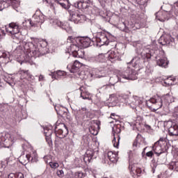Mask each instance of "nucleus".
<instances>
[{
  "mask_svg": "<svg viewBox=\"0 0 178 178\" xmlns=\"http://www.w3.org/2000/svg\"><path fill=\"white\" fill-rule=\"evenodd\" d=\"M81 66H83L81 63H80L79 60H75L73 64H69L67 66V69L70 70V73H79Z\"/></svg>",
  "mask_w": 178,
  "mask_h": 178,
  "instance_id": "2eb2a0df",
  "label": "nucleus"
},
{
  "mask_svg": "<svg viewBox=\"0 0 178 178\" xmlns=\"http://www.w3.org/2000/svg\"><path fill=\"white\" fill-rule=\"evenodd\" d=\"M45 22V16L42 15L41 13H36L33 16L31 20L30 21L31 26H36L38 23H40L42 24Z\"/></svg>",
  "mask_w": 178,
  "mask_h": 178,
  "instance_id": "6e6552de",
  "label": "nucleus"
},
{
  "mask_svg": "<svg viewBox=\"0 0 178 178\" xmlns=\"http://www.w3.org/2000/svg\"><path fill=\"white\" fill-rule=\"evenodd\" d=\"M118 133H120V129H118Z\"/></svg>",
  "mask_w": 178,
  "mask_h": 178,
  "instance_id": "69168bd1",
  "label": "nucleus"
},
{
  "mask_svg": "<svg viewBox=\"0 0 178 178\" xmlns=\"http://www.w3.org/2000/svg\"><path fill=\"white\" fill-rule=\"evenodd\" d=\"M1 58H3V59H4V62L3 63H9V60H10V53L3 51V50H1L0 51V59Z\"/></svg>",
  "mask_w": 178,
  "mask_h": 178,
  "instance_id": "5701e85b",
  "label": "nucleus"
},
{
  "mask_svg": "<svg viewBox=\"0 0 178 178\" xmlns=\"http://www.w3.org/2000/svg\"><path fill=\"white\" fill-rule=\"evenodd\" d=\"M21 73H24V74H29V70H21Z\"/></svg>",
  "mask_w": 178,
  "mask_h": 178,
  "instance_id": "5fc2aeb1",
  "label": "nucleus"
},
{
  "mask_svg": "<svg viewBox=\"0 0 178 178\" xmlns=\"http://www.w3.org/2000/svg\"><path fill=\"white\" fill-rule=\"evenodd\" d=\"M49 165L52 169H56V168H59V163L55 162H50Z\"/></svg>",
  "mask_w": 178,
  "mask_h": 178,
  "instance_id": "58836bf2",
  "label": "nucleus"
},
{
  "mask_svg": "<svg viewBox=\"0 0 178 178\" xmlns=\"http://www.w3.org/2000/svg\"><path fill=\"white\" fill-rule=\"evenodd\" d=\"M56 24L58 26L60 27V29H63V30H66L67 29V26H69V24H67V22H63L61 21H57L56 22Z\"/></svg>",
  "mask_w": 178,
  "mask_h": 178,
  "instance_id": "c756f323",
  "label": "nucleus"
},
{
  "mask_svg": "<svg viewBox=\"0 0 178 178\" xmlns=\"http://www.w3.org/2000/svg\"><path fill=\"white\" fill-rule=\"evenodd\" d=\"M107 54L108 60H110L111 63H114L116 60H119V53H118V51L111 50L108 51Z\"/></svg>",
  "mask_w": 178,
  "mask_h": 178,
  "instance_id": "aec40b11",
  "label": "nucleus"
},
{
  "mask_svg": "<svg viewBox=\"0 0 178 178\" xmlns=\"http://www.w3.org/2000/svg\"><path fill=\"white\" fill-rule=\"evenodd\" d=\"M113 144L115 148H118L119 147V141H120V136L119 135H117V140H116V135H115V133H113Z\"/></svg>",
  "mask_w": 178,
  "mask_h": 178,
  "instance_id": "2f4dec72",
  "label": "nucleus"
},
{
  "mask_svg": "<svg viewBox=\"0 0 178 178\" xmlns=\"http://www.w3.org/2000/svg\"><path fill=\"white\" fill-rule=\"evenodd\" d=\"M129 98L130 97H129L127 95H120L119 96L120 101L123 104H126V105H127Z\"/></svg>",
  "mask_w": 178,
  "mask_h": 178,
  "instance_id": "cd10ccee",
  "label": "nucleus"
},
{
  "mask_svg": "<svg viewBox=\"0 0 178 178\" xmlns=\"http://www.w3.org/2000/svg\"><path fill=\"white\" fill-rule=\"evenodd\" d=\"M159 44L173 47L175 45V38H172L170 35H165L159 38Z\"/></svg>",
  "mask_w": 178,
  "mask_h": 178,
  "instance_id": "1a4fd4ad",
  "label": "nucleus"
},
{
  "mask_svg": "<svg viewBox=\"0 0 178 178\" xmlns=\"http://www.w3.org/2000/svg\"><path fill=\"white\" fill-rule=\"evenodd\" d=\"M62 109H63V107H60V108H59L58 106H55V110L58 115H62Z\"/></svg>",
  "mask_w": 178,
  "mask_h": 178,
  "instance_id": "37998d69",
  "label": "nucleus"
},
{
  "mask_svg": "<svg viewBox=\"0 0 178 178\" xmlns=\"http://www.w3.org/2000/svg\"><path fill=\"white\" fill-rule=\"evenodd\" d=\"M88 112V110H87V108L83 107L81 109L75 110L74 111V115L75 116L76 120L79 122L80 120H83L84 119V116L87 115V113Z\"/></svg>",
  "mask_w": 178,
  "mask_h": 178,
  "instance_id": "4468645a",
  "label": "nucleus"
},
{
  "mask_svg": "<svg viewBox=\"0 0 178 178\" xmlns=\"http://www.w3.org/2000/svg\"><path fill=\"white\" fill-rule=\"evenodd\" d=\"M56 3L60 6L61 8L64 9H70V6H69V1L65 0L56 1Z\"/></svg>",
  "mask_w": 178,
  "mask_h": 178,
  "instance_id": "a878e982",
  "label": "nucleus"
},
{
  "mask_svg": "<svg viewBox=\"0 0 178 178\" xmlns=\"http://www.w3.org/2000/svg\"><path fill=\"white\" fill-rule=\"evenodd\" d=\"M172 96L170 94L167 93L166 95H163L162 97L160 96H154V97L149 99V101L146 103L147 106L149 104H152L151 108L153 111H158V109H161L163 105H166V104H169Z\"/></svg>",
  "mask_w": 178,
  "mask_h": 178,
  "instance_id": "f257e3e1",
  "label": "nucleus"
},
{
  "mask_svg": "<svg viewBox=\"0 0 178 178\" xmlns=\"http://www.w3.org/2000/svg\"><path fill=\"white\" fill-rule=\"evenodd\" d=\"M78 176H79V178L83 177V173L79 172Z\"/></svg>",
  "mask_w": 178,
  "mask_h": 178,
  "instance_id": "4d7b16f0",
  "label": "nucleus"
},
{
  "mask_svg": "<svg viewBox=\"0 0 178 178\" xmlns=\"http://www.w3.org/2000/svg\"><path fill=\"white\" fill-rule=\"evenodd\" d=\"M10 3L11 6H13V9L17 12V8L20 6V1L19 0H6Z\"/></svg>",
  "mask_w": 178,
  "mask_h": 178,
  "instance_id": "393cba45",
  "label": "nucleus"
},
{
  "mask_svg": "<svg viewBox=\"0 0 178 178\" xmlns=\"http://www.w3.org/2000/svg\"><path fill=\"white\" fill-rule=\"evenodd\" d=\"M115 113H111V116H115Z\"/></svg>",
  "mask_w": 178,
  "mask_h": 178,
  "instance_id": "e2e57ef3",
  "label": "nucleus"
},
{
  "mask_svg": "<svg viewBox=\"0 0 178 178\" xmlns=\"http://www.w3.org/2000/svg\"><path fill=\"white\" fill-rule=\"evenodd\" d=\"M175 6H176V11H175V15H176V21H177V24H178V1L177 2H176L175 3Z\"/></svg>",
  "mask_w": 178,
  "mask_h": 178,
  "instance_id": "a19ab883",
  "label": "nucleus"
},
{
  "mask_svg": "<svg viewBox=\"0 0 178 178\" xmlns=\"http://www.w3.org/2000/svg\"><path fill=\"white\" fill-rule=\"evenodd\" d=\"M90 63H102L105 62V54H99L98 56L88 58Z\"/></svg>",
  "mask_w": 178,
  "mask_h": 178,
  "instance_id": "a211bd4d",
  "label": "nucleus"
},
{
  "mask_svg": "<svg viewBox=\"0 0 178 178\" xmlns=\"http://www.w3.org/2000/svg\"><path fill=\"white\" fill-rule=\"evenodd\" d=\"M81 92V97L83 98V99H88L89 101H91V97H90L91 94L86 90L80 88Z\"/></svg>",
  "mask_w": 178,
  "mask_h": 178,
  "instance_id": "b1692460",
  "label": "nucleus"
},
{
  "mask_svg": "<svg viewBox=\"0 0 178 178\" xmlns=\"http://www.w3.org/2000/svg\"><path fill=\"white\" fill-rule=\"evenodd\" d=\"M154 156V152L152 151H149L146 153V156H148L149 158H152V156Z\"/></svg>",
  "mask_w": 178,
  "mask_h": 178,
  "instance_id": "49530a36",
  "label": "nucleus"
},
{
  "mask_svg": "<svg viewBox=\"0 0 178 178\" xmlns=\"http://www.w3.org/2000/svg\"><path fill=\"white\" fill-rule=\"evenodd\" d=\"M33 77H34V76H31V78H33Z\"/></svg>",
  "mask_w": 178,
  "mask_h": 178,
  "instance_id": "774afa93",
  "label": "nucleus"
},
{
  "mask_svg": "<svg viewBox=\"0 0 178 178\" xmlns=\"http://www.w3.org/2000/svg\"><path fill=\"white\" fill-rule=\"evenodd\" d=\"M167 125L168 127V133L170 136H178V124L172 121H168Z\"/></svg>",
  "mask_w": 178,
  "mask_h": 178,
  "instance_id": "f8f14e48",
  "label": "nucleus"
},
{
  "mask_svg": "<svg viewBox=\"0 0 178 178\" xmlns=\"http://www.w3.org/2000/svg\"><path fill=\"white\" fill-rule=\"evenodd\" d=\"M50 0H46V2L47 3H49V1Z\"/></svg>",
  "mask_w": 178,
  "mask_h": 178,
  "instance_id": "680f3d73",
  "label": "nucleus"
},
{
  "mask_svg": "<svg viewBox=\"0 0 178 178\" xmlns=\"http://www.w3.org/2000/svg\"><path fill=\"white\" fill-rule=\"evenodd\" d=\"M91 77L94 78H99L101 76H99V70L97 68H93L90 73Z\"/></svg>",
  "mask_w": 178,
  "mask_h": 178,
  "instance_id": "7c9ffc66",
  "label": "nucleus"
},
{
  "mask_svg": "<svg viewBox=\"0 0 178 178\" xmlns=\"http://www.w3.org/2000/svg\"><path fill=\"white\" fill-rule=\"evenodd\" d=\"M76 42L81 48H88L91 45V39L88 37H79L76 38Z\"/></svg>",
  "mask_w": 178,
  "mask_h": 178,
  "instance_id": "9d476101",
  "label": "nucleus"
},
{
  "mask_svg": "<svg viewBox=\"0 0 178 178\" xmlns=\"http://www.w3.org/2000/svg\"><path fill=\"white\" fill-rule=\"evenodd\" d=\"M17 178H24V175L22 172H18L16 174Z\"/></svg>",
  "mask_w": 178,
  "mask_h": 178,
  "instance_id": "de8ad7c7",
  "label": "nucleus"
},
{
  "mask_svg": "<svg viewBox=\"0 0 178 178\" xmlns=\"http://www.w3.org/2000/svg\"><path fill=\"white\" fill-rule=\"evenodd\" d=\"M118 154L110 151L108 152L107 154L104 155V161L105 163H108V162H113V163H115V162H118Z\"/></svg>",
  "mask_w": 178,
  "mask_h": 178,
  "instance_id": "dca6fc26",
  "label": "nucleus"
},
{
  "mask_svg": "<svg viewBox=\"0 0 178 178\" xmlns=\"http://www.w3.org/2000/svg\"><path fill=\"white\" fill-rule=\"evenodd\" d=\"M159 15H166V13H165V12H164L163 13H159Z\"/></svg>",
  "mask_w": 178,
  "mask_h": 178,
  "instance_id": "052dcab7",
  "label": "nucleus"
},
{
  "mask_svg": "<svg viewBox=\"0 0 178 178\" xmlns=\"http://www.w3.org/2000/svg\"><path fill=\"white\" fill-rule=\"evenodd\" d=\"M5 31L0 28V38L5 36Z\"/></svg>",
  "mask_w": 178,
  "mask_h": 178,
  "instance_id": "8fccbe9b",
  "label": "nucleus"
},
{
  "mask_svg": "<svg viewBox=\"0 0 178 178\" xmlns=\"http://www.w3.org/2000/svg\"><path fill=\"white\" fill-rule=\"evenodd\" d=\"M98 156V152L92 149H88L83 158L84 162H91V159H95Z\"/></svg>",
  "mask_w": 178,
  "mask_h": 178,
  "instance_id": "f3484780",
  "label": "nucleus"
},
{
  "mask_svg": "<svg viewBox=\"0 0 178 178\" xmlns=\"http://www.w3.org/2000/svg\"><path fill=\"white\" fill-rule=\"evenodd\" d=\"M26 158L27 159V160L29 161V162H30V161H31V162H34V160H33V156H31V155H30V154H26Z\"/></svg>",
  "mask_w": 178,
  "mask_h": 178,
  "instance_id": "a18cd8bd",
  "label": "nucleus"
},
{
  "mask_svg": "<svg viewBox=\"0 0 178 178\" xmlns=\"http://www.w3.org/2000/svg\"><path fill=\"white\" fill-rule=\"evenodd\" d=\"M129 169L134 173V175H136L137 176H140V175L143 172V170L141 168L136 167V164L129 163Z\"/></svg>",
  "mask_w": 178,
  "mask_h": 178,
  "instance_id": "4be33fe9",
  "label": "nucleus"
},
{
  "mask_svg": "<svg viewBox=\"0 0 178 178\" xmlns=\"http://www.w3.org/2000/svg\"><path fill=\"white\" fill-rule=\"evenodd\" d=\"M152 149L157 156H159L161 154H163V152L168 151V149H169L168 139H166V138H161L159 140L154 144Z\"/></svg>",
  "mask_w": 178,
  "mask_h": 178,
  "instance_id": "f03ea898",
  "label": "nucleus"
},
{
  "mask_svg": "<svg viewBox=\"0 0 178 178\" xmlns=\"http://www.w3.org/2000/svg\"><path fill=\"white\" fill-rule=\"evenodd\" d=\"M115 79H118V81L124 83V80H137V72L136 70L128 67L124 72L120 74L119 76H115Z\"/></svg>",
  "mask_w": 178,
  "mask_h": 178,
  "instance_id": "7ed1b4c3",
  "label": "nucleus"
},
{
  "mask_svg": "<svg viewBox=\"0 0 178 178\" xmlns=\"http://www.w3.org/2000/svg\"><path fill=\"white\" fill-rule=\"evenodd\" d=\"M113 131H115V128H113Z\"/></svg>",
  "mask_w": 178,
  "mask_h": 178,
  "instance_id": "338daca9",
  "label": "nucleus"
},
{
  "mask_svg": "<svg viewBox=\"0 0 178 178\" xmlns=\"http://www.w3.org/2000/svg\"><path fill=\"white\" fill-rule=\"evenodd\" d=\"M75 48L79 49V47H77L76 45H74V44L71 45V50L72 51V56H74V58H79V55H77V50H74Z\"/></svg>",
  "mask_w": 178,
  "mask_h": 178,
  "instance_id": "72a5a7b5",
  "label": "nucleus"
},
{
  "mask_svg": "<svg viewBox=\"0 0 178 178\" xmlns=\"http://www.w3.org/2000/svg\"><path fill=\"white\" fill-rule=\"evenodd\" d=\"M137 2H138L139 5H144L145 0H137Z\"/></svg>",
  "mask_w": 178,
  "mask_h": 178,
  "instance_id": "603ef678",
  "label": "nucleus"
},
{
  "mask_svg": "<svg viewBox=\"0 0 178 178\" xmlns=\"http://www.w3.org/2000/svg\"><path fill=\"white\" fill-rule=\"evenodd\" d=\"M160 22H163V18H157Z\"/></svg>",
  "mask_w": 178,
  "mask_h": 178,
  "instance_id": "13d9d810",
  "label": "nucleus"
},
{
  "mask_svg": "<svg viewBox=\"0 0 178 178\" xmlns=\"http://www.w3.org/2000/svg\"><path fill=\"white\" fill-rule=\"evenodd\" d=\"M52 129H49L48 127H45L44 129V134L46 137V141L49 146L52 147V139L51 136H52Z\"/></svg>",
  "mask_w": 178,
  "mask_h": 178,
  "instance_id": "6ab92c4d",
  "label": "nucleus"
},
{
  "mask_svg": "<svg viewBox=\"0 0 178 178\" xmlns=\"http://www.w3.org/2000/svg\"><path fill=\"white\" fill-rule=\"evenodd\" d=\"M140 60H141V58L140 57H134L131 60L130 63H134V67L137 66L138 65H140Z\"/></svg>",
  "mask_w": 178,
  "mask_h": 178,
  "instance_id": "f704fd0d",
  "label": "nucleus"
},
{
  "mask_svg": "<svg viewBox=\"0 0 178 178\" xmlns=\"http://www.w3.org/2000/svg\"><path fill=\"white\" fill-rule=\"evenodd\" d=\"M159 178H165V177H163V175H159Z\"/></svg>",
  "mask_w": 178,
  "mask_h": 178,
  "instance_id": "bf43d9fd",
  "label": "nucleus"
},
{
  "mask_svg": "<svg viewBox=\"0 0 178 178\" xmlns=\"http://www.w3.org/2000/svg\"><path fill=\"white\" fill-rule=\"evenodd\" d=\"M57 176H58V177H63V176H65V173L63 172V170H57Z\"/></svg>",
  "mask_w": 178,
  "mask_h": 178,
  "instance_id": "79ce46f5",
  "label": "nucleus"
},
{
  "mask_svg": "<svg viewBox=\"0 0 178 178\" xmlns=\"http://www.w3.org/2000/svg\"><path fill=\"white\" fill-rule=\"evenodd\" d=\"M154 54H155V51L147 50V52H146V54H145V58H146L147 60H149V59H151V57L154 56Z\"/></svg>",
  "mask_w": 178,
  "mask_h": 178,
  "instance_id": "473e14b6",
  "label": "nucleus"
},
{
  "mask_svg": "<svg viewBox=\"0 0 178 178\" xmlns=\"http://www.w3.org/2000/svg\"><path fill=\"white\" fill-rule=\"evenodd\" d=\"M76 52H77L78 58L84 57V51H83L81 49H78Z\"/></svg>",
  "mask_w": 178,
  "mask_h": 178,
  "instance_id": "ea45409f",
  "label": "nucleus"
},
{
  "mask_svg": "<svg viewBox=\"0 0 178 178\" xmlns=\"http://www.w3.org/2000/svg\"><path fill=\"white\" fill-rule=\"evenodd\" d=\"M169 169H170V170L178 172V161H172L170 163Z\"/></svg>",
  "mask_w": 178,
  "mask_h": 178,
  "instance_id": "c85d7f7f",
  "label": "nucleus"
},
{
  "mask_svg": "<svg viewBox=\"0 0 178 178\" xmlns=\"http://www.w3.org/2000/svg\"><path fill=\"white\" fill-rule=\"evenodd\" d=\"M141 138H143V136H141V134H138L136 136V138L134 141V143H133L134 147H135L136 148L137 145H138V140H141Z\"/></svg>",
  "mask_w": 178,
  "mask_h": 178,
  "instance_id": "c9c22d12",
  "label": "nucleus"
},
{
  "mask_svg": "<svg viewBox=\"0 0 178 178\" xmlns=\"http://www.w3.org/2000/svg\"><path fill=\"white\" fill-rule=\"evenodd\" d=\"M97 47H102L103 45L109 44V39L106 33H99L95 38Z\"/></svg>",
  "mask_w": 178,
  "mask_h": 178,
  "instance_id": "0eeeda50",
  "label": "nucleus"
},
{
  "mask_svg": "<svg viewBox=\"0 0 178 178\" xmlns=\"http://www.w3.org/2000/svg\"><path fill=\"white\" fill-rule=\"evenodd\" d=\"M33 55H34V56H40V55H41L40 49L35 47V49L33 51Z\"/></svg>",
  "mask_w": 178,
  "mask_h": 178,
  "instance_id": "4c0bfd02",
  "label": "nucleus"
},
{
  "mask_svg": "<svg viewBox=\"0 0 178 178\" xmlns=\"http://www.w3.org/2000/svg\"><path fill=\"white\" fill-rule=\"evenodd\" d=\"M158 66H160L161 67H166L168 66V63L166 58H160L157 60L156 62Z\"/></svg>",
  "mask_w": 178,
  "mask_h": 178,
  "instance_id": "bb28decb",
  "label": "nucleus"
},
{
  "mask_svg": "<svg viewBox=\"0 0 178 178\" xmlns=\"http://www.w3.org/2000/svg\"><path fill=\"white\" fill-rule=\"evenodd\" d=\"M67 42H74L76 41V38H73L72 36H69L67 39Z\"/></svg>",
  "mask_w": 178,
  "mask_h": 178,
  "instance_id": "c03bdc74",
  "label": "nucleus"
},
{
  "mask_svg": "<svg viewBox=\"0 0 178 178\" xmlns=\"http://www.w3.org/2000/svg\"><path fill=\"white\" fill-rule=\"evenodd\" d=\"M89 130H90L91 134H94L95 136H97V133L95 134L94 132H92V130H94V128H92V127H90L89 128Z\"/></svg>",
  "mask_w": 178,
  "mask_h": 178,
  "instance_id": "864d4df0",
  "label": "nucleus"
},
{
  "mask_svg": "<svg viewBox=\"0 0 178 178\" xmlns=\"http://www.w3.org/2000/svg\"><path fill=\"white\" fill-rule=\"evenodd\" d=\"M63 74H65V72L62 71H58L56 74L51 72V76L52 79H56V76H63Z\"/></svg>",
  "mask_w": 178,
  "mask_h": 178,
  "instance_id": "e433bc0d",
  "label": "nucleus"
},
{
  "mask_svg": "<svg viewBox=\"0 0 178 178\" xmlns=\"http://www.w3.org/2000/svg\"><path fill=\"white\" fill-rule=\"evenodd\" d=\"M143 104V101L140 99V97L135 96V97H129L128 99V103L127 105L132 108V109H136L137 106H140Z\"/></svg>",
  "mask_w": 178,
  "mask_h": 178,
  "instance_id": "9b49d317",
  "label": "nucleus"
},
{
  "mask_svg": "<svg viewBox=\"0 0 178 178\" xmlns=\"http://www.w3.org/2000/svg\"><path fill=\"white\" fill-rule=\"evenodd\" d=\"M68 13L70 14L69 20L70 22H74L75 24H79V23H83V22H86V15H80L74 10H69Z\"/></svg>",
  "mask_w": 178,
  "mask_h": 178,
  "instance_id": "20e7f679",
  "label": "nucleus"
},
{
  "mask_svg": "<svg viewBox=\"0 0 178 178\" xmlns=\"http://www.w3.org/2000/svg\"><path fill=\"white\" fill-rule=\"evenodd\" d=\"M0 139L2 143H4V144H8V147H11V145H13V143L15 141H16V139L15 138V136L13 135L10 134L9 133H2L0 135Z\"/></svg>",
  "mask_w": 178,
  "mask_h": 178,
  "instance_id": "423d86ee",
  "label": "nucleus"
},
{
  "mask_svg": "<svg viewBox=\"0 0 178 178\" xmlns=\"http://www.w3.org/2000/svg\"><path fill=\"white\" fill-rule=\"evenodd\" d=\"M42 80H44V76L43 75H40L39 81H42Z\"/></svg>",
  "mask_w": 178,
  "mask_h": 178,
  "instance_id": "6e6d98bb",
  "label": "nucleus"
},
{
  "mask_svg": "<svg viewBox=\"0 0 178 178\" xmlns=\"http://www.w3.org/2000/svg\"><path fill=\"white\" fill-rule=\"evenodd\" d=\"M110 99H111V101H115L116 96L115 95H110Z\"/></svg>",
  "mask_w": 178,
  "mask_h": 178,
  "instance_id": "3c124183",
  "label": "nucleus"
},
{
  "mask_svg": "<svg viewBox=\"0 0 178 178\" xmlns=\"http://www.w3.org/2000/svg\"><path fill=\"white\" fill-rule=\"evenodd\" d=\"M68 134L69 130L67 129V127L65 124H63V129H60L58 131H56V136L59 137V138H65Z\"/></svg>",
  "mask_w": 178,
  "mask_h": 178,
  "instance_id": "412c9836",
  "label": "nucleus"
},
{
  "mask_svg": "<svg viewBox=\"0 0 178 178\" xmlns=\"http://www.w3.org/2000/svg\"><path fill=\"white\" fill-rule=\"evenodd\" d=\"M90 0H80L73 4L74 8L79 9L80 10H86L90 7Z\"/></svg>",
  "mask_w": 178,
  "mask_h": 178,
  "instance_id": "ddd939ff",
  "label": "nucleus"
},
{
  "mask_svg": "<svg viewBox=\"0 0 178 178\" xmlns=\"http://www.w3.org/2000/svg\"><path fill=\"white\" fill-rule=\"evenodd\" d=\"M168 80H172V77L168 78Z\"/></svg>",
  "mask_w": 178,
  "mask_h": 178,
  "instance_id": "0e129e2a",
  "label": "nucleus"
},
{
  "mask_svg": "<svg viewBox=\"0 0 178 178\" xmlns=\"http://www.w3.org/2000/svg\"><path fill=\"white\" fill-rule=\"evenodd\" d=\"M6 30L7 33H10V34L12 35V38H13V40H15V38H19V36H17V34L20 33L19 24L12 22L9 24L8 26H6Z\"/></svg>",
  "mask_w": 178,
  "mask_h": 178,
  "instance_id": "39448f33",
  "label": "nucleus"
},
{
  "mask_svg": "<svg viewBox=\"0 0 178 178\" xmlns=\"http://www.w3.org/2000/svg\"><path fill=\"white\" fill-rule=\"evenodd\" d=\"M8 178H17V175L15 173H10L8 175Z\"/></svg>",
  "mask_w": 178,
  "mask_h": 178,
  "instance_id": "09e8293b",
  "label": "nucleus"
}]
</instances>
